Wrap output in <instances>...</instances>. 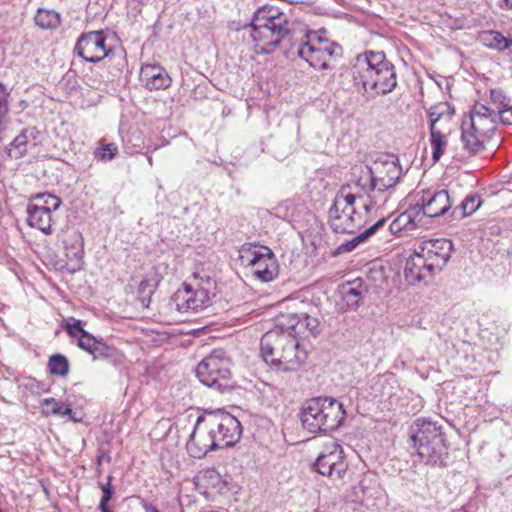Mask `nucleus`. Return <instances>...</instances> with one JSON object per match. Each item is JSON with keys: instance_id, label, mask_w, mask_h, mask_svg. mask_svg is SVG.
Segmentation results:
<instances>
[{"instance_id": "423d86ee", "label": "nucleus", "mask_w": 512, "mask_h": 512, "mask_svg": "<svg viewBox=\"0 0 512 512\" xmlns=\"http://www.w3.org/2000/svg\"><path fill=\"white\" fill-rule=\"evenodd\" d=\"M365 177L362 180L366 187L372 186V198L382 203L383 207L388 204L393 190L399 181L402 168L397 159H377L372 166L364 165Z\"/></svg>"}, {"instance_id": "39448f33", "label": "nucleus", "mask_w": 512, "mask_h": 512, "mask_svg": "<svg viewBox=\"0 0 512 512\" xmlns=\"http://www.w3.org/2000/svg\"><path fill=\"white\" fill-rule=\"evenodd\" d=\"M303 427L311 433L334 431L345 418L343 404L332 397H315L304 402L300 414Z\"/></svg>"}, {"instance_id": "a211bd4d", "label": "nucleus", "mask_w": 512, "mask_h": 512, "mask_svg": "<svg viewBox=\"0 0 512 512\" xmlns=\"http://www.w3.org/2000/svg\"><path fill=\"white\" fill-rule=\"evenodd\" d=\"M368 293L367 287L360 279L342 284L339 288L341 299L337 302L340 311H355Z\"/></svg>"}, {"instance_id": "8fccbe9b", "label": "nucleus", "mask_w": 512, "mask_h": 512, "mask_svg": "<svg viewBox=\"0 0 512 512\" xmlns=\"http://www.w3.org/2000/svg\"><path fill=\"white\" fill-rule=\"evenodd\" d=\"M304 321H306L305 325L307 328L308 336L316 335L319 332L320 321L318 318L312 317L305 313Z\"/></svg>"}, {"instance_id": "b1692460", "label": "nucleus", "mask_w": 512, "mask_h": 512, "mask_svg": "<svg viewBox=\"0 0 512 512\" xmlns=\"http://www.w3.org/2000/svg\"><path fill=\"white\" fill-rule=\"evenodd\" d=\"M27 223L44 234H50L52 232V216L49 208L30 201L27 205Z\"/></svg>"}, {"instance_id": "f704fd0d", "label": "nucleus", "mask_w": 512, "mask_h": 512, "mask_svg": "<svg viewBox=\"0 0 512 512\" xmlns=\"http://www.w3.org/2000/svg\"><path fill=\"white\" fill-rule=\"evenodd\" d=\"M157 284L149 279H143L137 290V301L143 308H148L151 302V297L156 290Z\"/></svg>"}, {"instance_id": "2f4dec72", "label": "nucleus", "mask_w": 512, "mask_h": 512, "mask_svg": "<svg viewBox=\"0 0 512 512\" xmlns=\"http://www.w3.org/2000/svg\"><path fill=\"white\" fill-rule=\"evenodd\" d=\"M479 39L483 45L488 48L503 52L507 50V37L501 32L495 30L484 31L479 35Z\"/></svg>"}, {"instance_id": "4c0bfd02", "label": "nucleus", "mask_w": 512, "mask_h": 512, "mask_svg": "<svg viewBox=\"0 0 512 512\" xmlns=\"http://www.w3.org/2000/svg\"><path fill=\"white\" fill-rule=\"evenodd\" d=\"M9 95L7 88L0 82V133L8 123Z\"/></svg>"}, {"instance_id": "5701e85b", "label": "nucleus", "mask_w": 512, "mask_h": 512, "mask_svg": "<svg viewBox=\"0 0 512 512\" xmlns=\"http://www.w3.org/2000/svg\"><path fill=\"white\" fill-rule=\"evenodd\" d=\"M140 80L149 90L166 89L171 85V78L166 70L156 64L142 65Z\"/></svg>"}, {"instance_id": "f257e3e1", "label": "nucleus", "mask_w": 512, "mask_h": 512, "mask_svg": "<svg viewBox=\"0 0 512 512\" xmlns=\"http://www.w3.org/2000/svg\"><path fill=\"white\" fill-rule=\"evenodd\" d=\"M348 74L355 91L367 101L387 95L397 86L395 66L383 51L368 50L358 54Z\"/></svg>"}, {"instance_id": "aec40b11", "label": "nucleus", "mask_w": 512, "mask_h": 512, "mask_svg": "<svg viewBox=\"0 0 512 512\" xmlns=\"http://www.w3.org/2000/svg\"><path fill=\"white\" fill-rule=\"evenodd\" d=\"M306 358V351L300 348L298 339L292 337L281 358H274L272 361L277 370L290 372L298 370Z\"/></svg>"}, {"instance_id": "3c124183", "label": "nucleus", "mask_w": 512, "mask_h": 512, "mask_svg": "<svg viewBox=\"0 0 512 512\" xmlns=\"http://www.w3.org/2000/svg\"><path fill=\"white\" fill-rule=\"evenodd\" d=\"M498 118L503 124L512 125V106L499 110V112H497V119Z\"/></svg>"}, {"instance_id": "79ce46f5", "label": "nucleus", "mask_w": 512, "mask_h": 512, "mask_svg": "<svg viewBox=\"0 0 512 512\" xmlns=\"http://www.w3.org/2000/svg\"><path fill=\"white\" fill-rule=\"evenodd\" d=\"M490 98L492 104L494 105L493 109H495L496 113L499 112V110H502L503 108L509 106L510 100L505 96V94L501 90H491Z\"/></svg>"}, {"instance_id": "58836bf2", "label": "nucleus", "mask_w": 512, "mask_h": 512, "mask_svg": "<svg viewBox=\"0 0 512 512\" xmlns=\"http://www.w3.org/2000/svg\"><path fill=\"white\" fill-rule=\"evenodd\" d=\"M118 154V147L115 143H102L94 150V157L101 162H109Z\"/></svg>"}, {"instance_id": "49530a36", "label": "nucleus", "mask_w": 512, "mask_h": 512, "mask_svg": "<svg viewBox=\"0 0 512 512\" xmlns=\"http://www.w3.org/2000/svg\"><path fill=\"white\" fill-rule=\"evenodd\" d=\"M66 331L72 338L77 339L80 335L83 334V332H86V330H84L82 327V322L74 318H71L67 321Z\"/></svg>"}, {"instance_id": "6e6d98bb", "label": "nucleus", "mask_w": 512, "mask_h": 512, "mask_svg": "<svg viewBox=\"0 0 512 512\" xmlns=\"http://www.w3.org/2000/svg\"><path fill=\"white\" fill-rule=\"evenodd\" d=\"M505 7L508 9H512V0H503Z\"/></svg>"}, {"instance_id": "c756f323", "label": "nucleus", "mask_w": 512, "mask_h": 512, "mask_svg": "<svg viewBox=\"0 0 512 512\" xmlns=\"http://www.w3.org/2000/svg\"><path fill=\"white\" fill-rule=\"evenodd\" d=\"M482 201L478 194L467 195L462 202L455 206L451 211V217L453 219H462L472 215L479 209Z\"/></svg>"}, {"instance_id": "412c9836", "label": "nucleus", "mask_w": 512, "mask_h": 512, "mask_svg": "<svg viewBox=\"0 0 512 512\" xmlns=\"http://www.w3.org/2000/svg\"><path fill=\"white\" fill-rule=\"evenodd\" d=\"M197 486L201 493L210 500H215L218 495H223L229 490L228 483L214 468L202 472L198 477Z\"/></svg>"}, {"instance_id": "4d7b16f0", "label": "nucleus", "mask_w": 512, "mask_h": 512, "mask_svg": "<svg viewBox=\"0 0 512 512\" xmlns=\"http://www.w3.org/2000/svg\"><path fill=\"white\" fill-rule=\"evenodd\" d=\"M507 41H508L507 49H509V48H511V47H512V37H511V38H508V37H507Z\"/></svg>"}, {"instance_id": "c9c22d12", "label": "nucleus", "mask_w": 512, "mask_h": 512, "mask_svg": "<svg viewBox=\"0 0 512 512\" xmlns=\"http://www.w3.org/2000/svg\"><path fill=\"white\" fill-rule=\"evenodd\" d=\"M48 370L53 375L67 376L69 373L68 359L62 354L52 355L48 360Z\"/></svg>"}, {"instance_id": "20e7f679", "label": "nucleus", "mask_w": 512, "mask_h": 512, "mask_svg": "<svg viewBox=\"0 0 512 512\" xmlns=\"http://www.w3.org/2000/svg\"><path fill=\"white\" fill-rule=\"evenodd\" d=\"M409 440L419 459L429 465H445L448 447L442 426L429 418L416 419L409 428Z\"/></svg>"}, {"instance_id": "72a5a7b5", "label": "nucleus", "mask_w": 512, "mask_h": 512, "mask_svg": "<svg viewBox=\"0 0 512 512\" xmlns=\"http://www.w3.org/2000/svg\"><path fill=\"white\" fill-rule=\"evenodd\" d=\"M35 23L43 29H54L60 24V16L53 10L38 9Z\"/></svg>"}, {"instance_id": "a878e982", "label": "nucleus", "mask_w": 512, "mask_h": 512, "mask_svg": "<svg viewBox=\"0 0 512 512\" xmlns=\"http://www.w3.org/2000/svg\"><path fill=\"white\" fill-rule=\"evenodd\" d=\"M385 223L386 218L383 217L379 219L375 224L371 225L351 240L346 241L338 246L333 254L339 255L353 251L359 244L366 242L371 236H373L378 231V229L385 225Z\"/></svg>"}, {"instance_id": "f8f14e48", "label": "nucleus", "mask_w": 512, "mask_h": 512, "mask_svg": "<svg viewBox=\"0 0 512 512\" xmlns=\"http://www.w3.org/2000/svg\"><path fill=\"white\" fill-rule=\"evenodd\" d=\"M74 53L83 60L91 63L100 62L109 56L106 48V36L103 31L82 33L74 47Z\"/></svg>"}, {"instance_id": "9d476101", "label": "nucleus", "mask_w": 512, "mask_h": 512, "mask_svg": "<svg viewBox=\"0 0 512 512\" xmlns=\"http://www.w3.org/2000/svg\"><path fill=\"white\" fill-rule=\"evenodd\" d=\"M312 469L328 477L335 484H342L348 470V462L342 446L336 442L325 445L312 464Z\"/></svg>"}, {"instance_id": "09e8293b", "label": "nucleus", "mask_w": 512, "mask_h": 512, "mask_svg": "<svg viewBox=\"0 0 512 512\" xmlns=\"http://www.w3.org/2000/svg\"><path fill=\"white\" fill-rule=\"evenodd\" d=\"M355 490L356 497L360 501H364L373 496L370 492V486L367 484V479L361 480Z\"/></svg>"}, {"instance_id": "393cba45", "label": "nucleus", "mask_w": 512, "mask_h": 512, "mask_svg": "<svg viewBox=\"0 0 512 512\" xmlns=\"http://www.w3.org/2000/svg\"><path fill=\"white\" fill-rule=\"evenodd\" d=\"M304 316L305 313L282 315L278 319L277 325H279L283 331L296 339H298V337H308Z\"/></svg>"}, {"instance_id": "dca6fc26", "label": "nucleus", "mask_w": 512, "mask_h": 512, "mask_svg": "<svg viewBox=\"0 0 512 512\" xmlns=\"http://www.w3.org/2000/svg\"><path fill=\"white\" fill-rule=\"evenodd\" d=\"M439 272L418 248L406 260L404 267V277L409 284L413 285L419 282L427 283Z\"/></svg>"}, {"instance_id": "4be33fe9", "label": "nucleus", "mask_w": 512, "mask_h": 512, "mask_svg": "<svg viewBox=\"0 0 512 512\" xmlns=\"http://www.w3.org/2000/svg\"><path fill=\"white\" fill-rule=\"evenodd\" d=\"M39 131L36 127L24 128L6 148L11 159L24 157L28 150L38 144Z\"/></svg>"}, {"instance_id": "a19ab883", "label": "nucleus", "mask_w": 512, "mask_h": 512, "mask_svg": "<svg viewBox=\"0 0 512 512\" xmlns=\"http://www.w3.org/2000/svg\"><path fill=\"white\" fill-rule=\"evenodd\" d=\"M115 352H116V349L114 347L109 346L99 340L91 354L93 356V359L96 360L99 358H103V359L111 358L114 356Z\"/></svg>"}, {"instance_id": "0eeeda50", "label": "nucleus", "mask_w": 512, "mask_h": 512, "mask_svg": "<svg viewBox=\"0 0 512 512\" xmlns=\"http://www.w3.org/2000/svg\"><path fill=\"white\" fill-rule=\"evenodd\" d=\"M231 358L222 349H214L196 367L201 383L221 393L234 387L231 374Z\"/></svg>"}, {"instance_id": "a18cd8bd", "label": "nucleus", "mask_w": 512, "mask_h": 512, "mask_svg": "<svg viewBox=\"0 0 512 512\" xmlns=\"http://www.w3.org/2000/svg\"><path fill=\"white\" fill-rule=\"evenodd\" d=\"M476 116L480 117H488L493 116L497 117V113L495 109H492L490 107H487L484 104H475L473 109L470 112V115L467 118H476Z\"/></svg>"}, {"instance_id": "473e14b6", "label": "nucleus", "mask_w": 512, "mask_h": 512, "mask_svg": "<svg viewBox=\"0 0 512 512\" xmlns=\"http://www.w3.org/2000/svg\"><path fill=\"white\" fill-rule=\"evenodd\" d=\"M463 121L466 123V125L471 126V128L474 129L477 133L488 136L495 129L497 117L476 116V118H465Z\"/></svg>"}, {"instance_id": "f03ea898", "label": "nucleus", "mask_w": 512, "mask_h": 512, "mask_svg": "<svg viewBox=\"0 0 512 512\" xmlns=\"http://www.w3.org/2000/svg\"><path fill=\"white\" fill-rule=\"evenodd\" d=\"M241 436L239 420L221 409L205 411L197 417L187 442L191 456L201 458L208 452L234 445Z\"/></svg>"}, {"instance_id": "13d9d810", "label": "nucleus", "mask_w": 512, "mask_h": 512, "mask_svg": "<svg viewBox=\"0 0 512 512\" xmlns=\"http://www.w3.org/2000/svg\"><path fill=\"white\" fill-rule=\"evenodd\" d=\"M147 160H148L149 165L153 166V158H152V156H148Z\"/></svg>"}, {"instance_id": "de8ad7c7", "label": "nucleus", "mask_w": 512, "mask_h": 512, "mask_svg": "<svg viewBox=\"0 0 512 512\" xmlns=\"http://www.w3.org/2000/svg\"><path fill=\"white\" fill-rule=\"evenodd\" d=\"M112 480H113V477L111 475H109L107 477L106 483H99V487L102 491V497L100 499V502L109 503V501H111V499L114 495V489L112 487Z\"/></svg>"}, {"instance_id": "ddd939ff", "label": "nucleus", "mask_w": 512, "mask_h": 512, "mask_svg": "<svg viewBox=\"0 0 512 512\" xmlns=\"http://www.w3.org/2000/svg\"><path fill=\"white\" fill-rule=\"evenodd\" d=\"M211 303V295L208 288L192 287L184 283L183 288L173 295L170 305L179 312L199 311Z\"/></svg>"}, {"instance_id": "6ab92c4d", "label": "nucleus", "mask_w": 512, "mask_h": 512, "mask_svg": "<svg viewBox=\"0 0 512 512\" xmlns=\"http://www.w3.org/2000/svg\"><path fill=\"white\" fill-rule=\"evenodd\" d=\"M421 201L424 203L425 216L436 218L452 211L453 201L447 190L422 191Z\"/></svg>"}, {"instance_id": "37998d69", "label": "nucleus", "mask_w": 512, "mask_h": 512, "mask_svg": "<svg viewBox=\"0 0 512 512\" xmlns=\"http://www.w3.org/2000/svg\"><path fill=\"white\" fill-rule=\"evenodd\" d=\"M98 341L99 340H97L94 336H92L91 334H89L86 331V332H83V334L79 336L77 344L81 349H83L91 354Z\"/></svg>"}, {"instance_id": "1a4fd4ad", "label": "nucleus", "mask_w": 512, "mask_h": 512, "mask_svg": "<svg viewBox=\"0 0 512 512\" xmlns=\"http://www.w3.org/2000/svg\"><path fill=\"white\" fill-rule=\"evenodd\" d=\"M354 194L347 189L338 190L334 202L328 211L329 224L336 233H354L363 224V219L356 212Z\"/></svg>"}, {"instance_id": "cd10ccee", "label": "nucleus", "mask_w": 512, "mask_h": 512, "mask_svg": "<svg viewBox=\"0 0 512 512\" xmlns=\"http://www.w3.org/2000/svg\"><path fill=\"white\" fill-rule=\"evenodd\" d=\"M430 130V145L432 148V159L434 162L440 160L444 154L447 146V134L450 132L445 131L441 126H433V123L429 125Z\"/></svg>"}, {"instance_id": "864d4df0", "label": "nucleus", "mask_w": 512, "mask_h": 512, "mask_svg": "<svg viewBox=\"0 0 512 512\" xmlns=\"http://www.w3.org/2000/svg\"><path fill=\"white\" fill-rule=\"evenodd\" d=\"M143 509L145 512H159V510L156 507H154L153 505H151L149 503H144Z\"/></svg>"}, {"instance_id": "bb28decb", "label": "nucleus", "mask_w": 512, "mask_h": 512, "mask_svg": "<svg viewBox=\"0 0 512 512\" xmlns=\"http://www.w3.org/2000/svg\"><path fill=\"white\" fill-rule=\"evenodd\" d=\"M461 130L463 147L469 155H475L484 149V138L486 136L477 133L471 126L466 125L464 121H462Z\"/></svg>"}, {"instance_id": "c03bdc74", "label": "nucleus", "mask_w": 512, "mask_h": 512, "mask_svg": "<svg viewBox=\"0 0 512 512\" xmlns=\"http://www.w3.org/2000/svg\"><path fill=\"white\" fill-rule=\"evenodd\" d=\"M409 225H412L410 223L409 218H407L403 213H401L397 218H395L391 222L389 230L392 234L396 235L400 233L402 230L406 229Z\"/></svg>"}, {"instance_id": "603ef678", "label": "nucleus", "mask_w": 512, "mask_h": 512, "mask_svg": "<svg viewBox=\"0 0 512 512\" xmlns=\"http://www.w3.org/2000/svg\"><path fill=\"white\" fill-rule=\"evenodd\" d=\"M67 253V257L71 258V259H75L77 261H80L82 259V256H83V249H82V245L79 244L78 247H73L71 250H69L68 248L66 249Z\"/></svg>"}, {"instance_id": "c85d7f7f", "label": "nucleus", "mask_w": 512, "mask_h": 512, "mask_svg": "<svg viewBox=\"0 0 512 512\" xmlns=\"http://www.w3.org/2000/svg\"><path fill=\"white\" fill-rule=\"evenodd\" d=\"M41 412L44 416H60L65 417L67 416L70 420L77 422L78 419L73 417V411L69 405H66L65 403L56 400L55 398H44L41 401Z\"/></svg>"}, {"instance_id": "2eb2a0df", "label": "nucleus", "mask_w": 512, "mask_h": 512, "mask_svg": "<svg viewBox=\"0 0 512 512\" xmlns=\"http://www.w3.org/2000/svg\"><path fill=\"white\" fill-rule=\"evenodd\" d=\"M365 177L364 165H356L352 168V178L351 181L345 185H342L339 190L347 189L351 194H354V202L359 199L362 200L365 198L363 202V208L367 213L374 209L383 208L382 203L375 198H372V195H375L371 190V187H366L363 183V179Z\"/></svg>"}, {"instance_id": "7ed1b4c3", "label": "nucleus", "mask_w": 512, "mask_h": 512, "mask_svg": "<svg viewBox=\"0 0 512 512\" xmlns=\"http://www.w3.org/2000/svg\"><path fill=\"white\" fill-rule=\"evenodd\" d=\"M249 26L256 51L262 54L275 51L290 33L287 15L278 7L270 5L259 7Z\"/></svg>"}, {"instance_id": "7c9ffc66", "label": "nucleus", "mask_w": 512, "mask_h": 512, "mask_svg": "<svg viewBox=\"0 0 512 512\" xmlns=\"http://www.w3.org/2000/svg\"><path fill=\"white\" fill-rule=\"evenodd\" d=\"M455 113L454 107L448 102H439L427 110L429 124L441 126V122H449Z\"/></svg>"}, {"instance_id": "f3484780", "label": "nucleus", "mask_w": 512, "mask_h": 512, "mask_svg": "<svg viewBox=\"0 0 512 512\" xmlns=\"http://www.w3.org/2000/svg\"><path fill=\"white\" fill-rule=\"evenodd\" d=\"M417 248L422 254H425L428 262L432 263L437 271H442L451 257L453 243L445 238L430 239L424 241Z\"/></svg>"}, {"instance_id": "ea45409f", "label": "nucleus", "mask_w": 512, "mask_h": 512, "mask_svg": "<svg viewBox=\"0 0 512 512\" xmlns=\"http://www.w3.org/2000/svg\"><path fill=\"white\" fill-rule=\"evenodd\" d=\"M403 214L409 218L412 226H416V221H419L421 215L425 216L424 203L421 201V197L416 201L414 205L407 208Z\"/></svg>"}, {"instance_id": "6e6552de", "label": "nucleus", "mask_w": 512, "mask_h": 512, "mask_svg": "<svg viewBox=\"0 0 512 512\" xmlns=\"http://www.w3.org/2000/svg\"><path fill=\"white\" fill-rule=\"evenodd\" d=\"M239 260L261 282L273 281L279 274L276 256L267 246L243 245L239 251Z\"/></svg>"}, {"instance_id": "5fc2aeb1", "label": "nucleus", "mask_w": 512, "mask_h": 512, "mask_svg": "<svg viewBox=\"0 0 512 512\" xmlns=\"http://www.w3.org/2000/svg\"><path fill=\"white\" fill-rule=\"evenodd\" d=\"M99 509L101 512H112L109 507H108V503H103V502H100L99 503Z\"/></svg>"}, {"instance_id": "9b49d317", "label": "nucleus", "mask_w": 512, "mask_h": 512, "mask_svg": "<svg viewBox=\"0 0 512 512\" xmlns=\"http://www.w3.org/2000/svg\"><path fill=\"white\" fill-rule=\"evenodd\" d=\"M305 38L291 47V53L296 54L315 69H331L330 60L341 55V47L336 43H320L319 46H315L309 41L308 35H305Z\"/></svg>"}, {"instance_id": "4468645a", "label": "nucleus", "mask_w": 512, "mask_h": 512, "mask_svg": "<svg viewBox=\"0 0 512 512\" xmlns=\"http://www.w3.org/2000/svg\"><path fill=\"white\" fill-rule=\"evenodd\" d=\"M291 339L292 336L283 331L279 325H276L274 329L266 332L260 342V351L263 360L267 364L274 366L272 360L274 358H281Z\"/></svg>"}, {"instance_id": "e433bc0d", "label": "nucleus", "mask_w": 512, "mask_h": 512, "mask_svg": "<svg viewBox=\"0 0 512 512\" xmlns=\"http://www.w3.org/2000/svg\"><path fill=\"white\" fill-rule=\"evenodd\" d=\"M30 201L33 203H38L39 206L49 208L50 212L56 211L62 203L60 198L50 193H38L32 195Z\"/></svg>"}]
</instances>
